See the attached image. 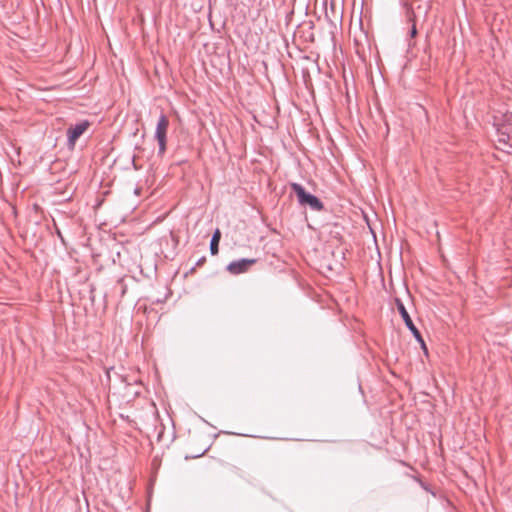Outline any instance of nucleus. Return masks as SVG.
Instances as JSON below:
<instances>
[{"mask_svg":"<svg viewBox=\"0 0 512 512\" xmlns=\"http://www.w3.org/2000/svg\"><path fill=\"white\" fill-rule=\"evenodd\" d=\"M291 188L296 193L299 202L303 205H309L312 209L320 211L323 208V204L320 200L305 191V189L297 183H292Z\"/></svg>","mask_w":512,"mask_h":512,"instance_id":"nucleus-1","label":"nucleus"},{"mask_svg":"<svg viewBox=\"0 0 512 512\" xmlns=\"http://www.w3.org/2000/svg\"><path fill=\"white\" fill-rule=\"evenodd\" d=\"M90 127L88 120H83L68 130V143L71 149L74 148L76 140Z\"/></svg>","mask_w":512,"mask_h":512,"instance_id":"nucleus-3","label":"nucleus"},{"mask_svg":"<svg viewBox=\"0 0 512 512\" xmlns=\"http://www.w3.org/2000/svg\"><path fill=\"white\" fill-rule=\"evenodd\" d=\"M498 132L500 135L503 136V138H501L500 141L506 142L509 139L510 129L508 127L499 126Z\"/></svg>","mask_w":512,"mask_h":512,"instance_id":"nucleus-8","label":"nucleus"},{"mask_svg":"<svg viewBox=\"0 0 512 512\" xmlns=\"http://www.w3.org/2000/svg\"><path fill=\"white\" fill-rule=\"evenodd\" d=\"M169 126V120L165 115H161L156 127L155 138L159 144V152L164 153L166 150V135Z\"/></svg>","mask_w":512,"mask_h":512,"instance_id":"nucleus-2","label":"nucleus"},{"mask_svg":"<svg viewBox=\"0 0 512 512\" xmlns=\"http://www.w3.org/2000/svg\"><path fill=\"white\" fill-rule=\"evenodd\" d=\"M411 34H412V36H415V35H416V28H415V27H413V29H412V31H411Z\"/></svg>","mask_w":512,"mask_h":512,"instance_id":"nucleus-9","label":"nucleus"},{"mask_svg":"<svg viewBox=\"0 0 512 512\" xmlns=\"http://www.w3.org/2000/svg\"><path fill=\"white\" fill-rule=\"evenodd\" d=\"M220 237H221V233L217 229L215 231V233L211 239V243H210V250L213 255H216L218 253V245H219Z\"/></svg>","mask_w":512,"mask_h":512,"instance_id":"nucleus-6","label":"nucleus"},{"mask_svg":"<svg viewBox=\"0 0 512 512\" xmlns=\"http://www.w3.org/2000/svg\"><path fill=\"white\" fill-rule=\"evenodd\" d=\"M410 331L413 333V335L417 339V341L421 344V347H422L424 353L427 354L428 350H427L426 344H425L419 330L416 327H414Z\"/></svg>","mask_w":512,"mask_h":512,"instance_id":"nucleus-7","label":"nucleus"},{"mask_svg":"<svg viewBox=\"0 0 512 512\" xmlns=\"http://www.w3.org/2000/svg\"><path fill=\"white\" fill-rule=\"evenodd\" d=\"M396 306H397V309H398L399 313L401 314L406 326L409 328V330L416 327L414 325L410 315L408 314L404 304L399 299H396Z\"/></svg>","mask_w":512,"mask_h":512,"instance_id":"nucleus-5","label":"nucleus"},{"mask_svg":"<svg viewBox=\"0 0 512 512\" xmlns=\"http://www.w3.org/2000/svg\"><path fill=\"white\" fill-rule=\"evenodd\" d=\"M255 262V259H241L231 262L227 269L232 274H240L246 272Z\"/></svg>","mask_w":512,"mask_h":512,"instance_id":"nucleus-4","label":"nucleus"}]
</instances>
